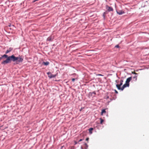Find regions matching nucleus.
I'll list each match as a JSON object with an SVG mask.
<instances>
[{"instance_id": "nucleus-1", "label": "nucleus", "mask_w": 149, "mask_h": 149, "mask_svg": "<svg viewBox=\"0 0 149 149\" xmlns=\"http://www.w3.org/2000/svg\"><path fill=\"white\" fill-rule=\"evenodd\" d=\"M6 58L5 60L3 61L1 63L2 64L5 65L6 64L10 63L11 61L15 62L16 64H18L22 62L23 60V58L22 56L19 55L18 57H15L14 55L8 56L6 54H4L2 56L0 57V60L2 59L3 58Z\"/></svg>"}, {"instance_id": "nucleus-4", "label": "nucleus", "mask_w": 149, "mask_h": 149, "mask_svg": "<svg viewBox=\"0 0 149 149\" xmlns=\"http://www.w3.org/2000/svg\"><path fill=\"white\" fill-rule=\"evenodd\" d=\"M132 79V77H130L128 78L127 79L125 82H126V83H127L128 84H129V82Z\"/></svg>"}, {"instance_id": "nucleus-18", "label": "nucleus", "mask_w": 149, "mask_h": 149, "mask_svg": "<svg viewBox=\"0 0 149 149\" xmlns=\"http://www.w3.org/2000/svg\"><path fill=\"white\" fill-rule=\"evenodd\" d=\"M75 78H72V81L73 82H74L75 80Z\"/></svg>"}, {"instance_id": "nucleus-8", "label": "nucleus", "mask_w": 149, "mask_h": 149, "mask_svg": "<svg viewBox=\"0 0 149 149\" xmlns=\"http://www.w3.org/2000/svg\"><path fill=\"white\" fill-rule=\"evenodd\" d=\"M93 130V128H90L89 129V132L90 134H91L92 133V131Z\"/></svg>"}, {"instance_id": "nucleus-9", "label": "nucleus", "mask_w": 149, "mask_h": 149, "mask_svg": "<svg viewBox=\"0 0 149 149\" xmlns=\"http://www.w3.org/2000/svg\"><path fill=\"white\" fill-rule=\"evenodd\" d=\"M106 113V111H105V109H103L102 110L101 113V115H102L104 113Z\"/></svg>"}, {"instance_id": "nucleus-3", "label": "nucleus", "mask_w": 149, "mask_h": 149, "mask_svg": "<svg viewBox=\"0 0 149 149\" xmlns=\"http://www.w3.org/2000/svg\"><path fill=\"white\" fill-rule=\"evenodd\" d=\"M106 7V8L109 12L113 11V9L112 7L109 6H107Z\"/></svg>"}, {"instance_id": "nucleus-21", "label": "nucleus", "mask_w": 149, "mask_h": 149, "mask_svg": "<svg viewBox=\"0 0 149 149\" xmlns=\"http://www.w3.org/2000/svg\"><path fill=\"white\" fill-rule=\"evenodd\" d=\"M115 92L116 93H118V91L116 90H115Z\"/></svg>"}, {"instance_id": "nucleus-5", "label": "nucleus", "mask_w": 149, "mask_h": 149, "mask_svg": "<svg viewBox=\"0 0 149 149\" xmlns=\"http://www.w3.org/2000/svg\"><path fill=\"white\" fill-rule=\"evenodd\" d=\"M117 13L119 15H121L125 13L124 12L123 10H118V11H117Z\"/></svg>"}, {"instance_id": "nucleus-15", "label": "nucleus", "mask_w": 149, "mask_h": 149, "mask_svg": "<svg viewBox=\"0 0 149 149\" xmlns=\"http://www.w3.org/2000/svg\"><path fill=\"white\" fill-rule=\"evenodd\" d=\"M123 80H121L120 81V84H119L121 86L123 84Z\"/></svg>"}, {"instance_id": "nucleus-20", "label": "nucleus", "mask_w": 149, "mask_h": 149, "mask_svg": "<svg viewBox=\"0 0 149 149\" xmlns=\"http://www.w3.org/2000/svg\"><path fill=\"white\" fill-rule=\"evenodd\" d=\"M119 47V45H116V46H115V47H117V48H118V47Z\"/></svg>"}, {"instance_id": "nucleus-25", "label": "nucleus", "mask_w": 149, "mask_h": 149, "mask_svg": "<svg viewBox=\"0 0 149 149\" xmlns=\"http://www.w3.org/2000/svg\"><path fill=\"white\" fill-rule=\"evenodd\" d=\"M132 73H133V74H137V73H136L135 72H132Z\"/></svg>"}, {"instance_id": "nucleus-10", "label": "nucleus", "mask_w": 149, "mask_h": 149, "mask_svg": "<svg viewBox=\"0 0 149 149\" xmlns=\"http://www.w3.org/2000/svg\"><path fill=\"white\" fill-rule=\"evenodd\" d=\"M121 85H120V84H116V86L118 88V90H120L121 89Z\"/></svg>"}, {"instance_id": "nucleus-24", "label": "nucleus", "mask_w": 149, "mask_h": 149, "mask_svg": "<svg viewBox=\"0 0 149 149\" xmlns=\"http://www.w3.org/2000/svg\"><path fill=\"white\" fill-rule=\"evenodd\" d=\"M82 140H83V139H80V140H79V141H78V142H80V141H82Z\"/></svg>"}, {"instance_id": "nucleus-17", "label": "nucleus", "mask_w": 149, "mask_h": 149, "mask_svg": "<svg viewBox=\"0 0 149 149\" xmlns=\"http://www.w3.org/2000/svg\"><path fill=\"white\" fill-rule=\"evenodd\" d=\"M137 76H135L133 77L134 79H135V81H136L137 80Z\"/></svg>"}, {"instance_id": "nucleus-12", "label": "nucleus", "mask_w": 149, "mask_h": 149, "mask_svg": "<svg viewBox=\"0 0 149 149\" xmlns=\"http://www.w3.org/2000/svg\"><path fill=\"white\" fill-rule=\"evenodd\" d=\"M52 39L53 38L51 36H49L47 38V40L48 41H51Z\"/></svg>"}, {"instance_id": "nucleus-19", "label": "nucleus", "mask_w": 149, "mask_h": 149, "mask_svg": "<svg viewBox=\"0 0 149 149\" xmlns=\"http://www.w3.org/2000/svg\"><path fill=\"white\" fill-rule=\"evenodd\" d=\"M97 75H98V76H103V75L102 74H97Z\"/></svg>"}, {"instance_id": "nucleus-11", "label": "nucleus", "mask_w": 149, "mask_h": 149, "mask_svg": "<svg viewBox=\"0 0 149 149\" xmlns=\"http://www.w3.org/2000/svg\"><path fill=\"white\" fill-rule=\"evenodd\" d=\"M123 86H124V87H125V88L127 87H128L129 86V84H128L125 82V83L124 84Z\"/></svg>"}, {"instance_id": "nucleus-13", "label": "nucleus", "mask_w": 149, "mask_h": 149, "mask_svg": "<svg viewBox=\"0 0 149 149\" xmlns=\"http://www.w3.org/2000/svg\"><path fill=\"white\" fill-rule=\"evenodd\" d=\"M84 145L85 146V149H87L88 147L87 144L86 143H85Z\"/></svg>"}, {"instance_id": "nucleus-27", "label": "nucleus", "mask_w": 149, "mask_h": 149, "mask_svg": "<svg viewBox=\"0 0 149 149\" xmlns=\"http://www.w3.org/2000/svg\"><path fill=\"white\" fill-rule=\"evenodd\" d=\"M75 144H76L77 143V142H75Z\"/></svg>"}, {"instance_id": "nucleus-16", "label": "nucleus", "mask_w": 149, "mask_h": 149, "mask_svg": "<svg viewBox=\"0 0 149 149\" xmlns=\"http://www.w3.org/2000/svg\"><path fill=\"white\" fill-rule=\"evenodd\" d=\"M125 88V87H124V86H123L121 88L120 90H121L122 91H123Z\"/></svg>"}, {"instance_id": "nucleus-2", "label": "nucleus", "mask_w": 149, "mask_h": 149, "mask_svg": "<svg viewBox=\"0 0 149 149\" xmlns=\"http://www.w3.org/2000/svg\"><path fill=\"white\" fill-rule=\"evenodd\" d=\"M47 74L48 75V77L50 78H52L55 77L56 76V74H52L51 72H49L47 73Z\"/></svg>"}, {"instance_id": "nucleus-14", "label": "nucleus", "mask_w": 149, "mask_h": 149, "mask_svg": "<svg viewBox=\"0 0 149 149\" xmlns=\"http://www.w3.org/2000/svg\"><path fill=\"white\" fill-rule=\"evenodd\" d=\"M100 123L101 124H102L103 122L104 121V120L102 119L101 118H100Z\"/></svg>"}, {"instance_id": "nucleus-26", "label": "nucleus", "mask_w": 149, "mask_h": 149, "mask_svg": "<svg viewBox=\"0 0 149 149\" xmlns=\"http://www.w3.org/2000/svg\"><path fill=\"white\" fill-rule=\"evenodd\" d=\"M109 98V96H107L106 97V99H108V98Z\"/></svg>"}, {"instance_id": "nucleus-23", "label": "nucleus", "mask_w": 149, "mask_h": 149, "mask_svg": "<svg viewBox=\"0 0 149 149\" xmlns=\"http://www.w3.org/2000/svg\"><path fill=\"white\" fill-rule=\"evenodd\" d=\"M89 140V138H87L86 139V141H88Z\"/></svg>"}, {"instance_id": "nucleus-22", "label": "nucleus", "mask_w": 149, "mask_h": 149, "mask_svg": "<svg viewBox=\"0 0 149 149\" xmlns=\"http://www.w3.org/2000/svg\"><path fill=\"white\" fill-rule=\"evenodd\" d=\"M93 94L94 95H95L96 93H95V92H93L92 93H91V94Z\"/></svg>"}, {"instance_id": "nucleus-7", "label": "nucleus", "mask_w": 149, "mask_h": 149, "mask_svg": "<svg viewBox=\"0 0 149 149\" xmlns=\"http://www.w3.org/2000/svg\"><path fill=\"white\" fill-rule=\"evenodd\" d=\"M49 62L47 61L46 62H43V64L45 65H48L49 64Z\"/></svg>"}, {"instance_id": "nucleus-6", "label": "nucleus", "mask_w": 149, "mask_h": 149, "mask_svg": "<svg viewBox=\"0 0 149 149\" xmlns=\"http://www.w3.org/2000/svg\"><path fill=\"white\" fill-rule=\"evenodd\" d=\"M13 50V48H10L8 50H7L6 52V54H7L10 51H11Z\"/></svg>"}]
</instances>
